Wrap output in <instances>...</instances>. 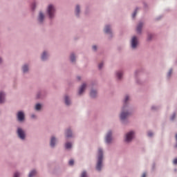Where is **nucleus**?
<instances>
[{
  "label": "nucleus",
  "instance_id": "obj_30",
  "mask_svg": "<svg viewBox=\"0 0 177 177\" xmlns=\"http://www.w3.org/2000/svg\"><path fill=\"white\" fill-rule=\"evenodd\" d=\"M171 74H172V69H170L168 74H167V77H171Z\"/></svg>",
  "mask_w": 177,
  "mask_h": 177
},
{
  "label": "nucleus",
  "instance_id": "obj_38",
  "mask_svg": "<svg viewBox=\"0 0 177 177\" xmlns=\"http://www.w3.org/2000/svg\"><path fill=\"white\" fill-rule=\"evenodd\" d=\"M34 117H35L34 115H32V118H34Z\"/></svg>",
  "mask_w": 177,
  "mask_h": 177
},
{
  "label": "nucleus",
  "instance_id": "obj_36",
  "mask_svg": "<svg viewBox=\"0 0 177 177\" xmlns=\"http://www.w3.org/2000/svg\"><path fill=\"white\" fill-rule=\"evenodd\" d=\"M32 9H35V4L32 5Z\"/></svg>",
  "mask_w": 177,
  "mask_h": 177
},
{
  "label": "nucleus",
  "instance_id": "obj_9",
  "mask_svg": "<svg viewBox=\"0 0 177 177\" xmlns=\"http://www.w3.org/2000/svg\"><path fill=\"white\" fill-rule=\"evenodd\" d=\"M86 88V84H83L81 87L80 88L79 90V95H82V93H84V91H85V88Z\"/></svg>",
  "mask_w": 177,
  "mask_h": 177
},
{
  "label": "nucleus",
  "instance_id": "obj_41",
  "mask_svg": "<svg viewBox=\"0 0 177 177\" xmlns=\"http://www.w3.org/2000/svg\"><path fill=\"white\" fill-rule=\"evenodd\" d=\"M149 39H150V37H149Z\"/></svg>",
  "mask_w": 177,
  "mask_h": 177
},
{
  "label": "nucleus",
  "instance_id": "obj_33",
  "mask_svg": "<svg viewBox=\"0 0 177 177\" xmlns=\"http://www.w3.org/2000/svg\"><path fill=\"white\" fill-rule=\"evenodd\" d=\"M171 120H175V114H174V115L171 116Z\"/></svg>",
  "mask_w": 177,
  "mask_h": 177
},
{
  "label": "nucleus",
  "instance_id": "obj_11",
  "mask_svg": "<svg viewBox=\"0 0 177 177\" xmlns=\"http://www.w3.org/2000/svg\"><path fill=\"white\" fill-rule=\"evenodd\" d=\"M45 18V16L42 12H39V21L40 23H42L44 21V19Z\"/></svg>",
  "mask_w": 177,
  "mask_h": 177
},
{
  "label": "nucleus",
  "instance_id": "obj_24",
  "mask_svg": "<svg viewBox=\"0 0 177 177\" xmlns=\"http://www.w3.org/2000/svg\"><path fill=\"white\" fill-rule=\"evenodd\" d=\"M71 143L70 142H67L66 145H65V147L66 149H71Z\"/></svg>",
  "mask_w": 177,
  "mask_h": 177
},
{
  "label": "nucleus",
  "instance_id": "obj_37",
  "mask_svg": "<svg viewBox=\"0 0 177 177\" xmlns=\"http://www.w3.org/2000/svg\"><path fill=\"white\" fill-rule=\"evenodd\" d=\"M142 177H146V173H144L142 176Z\"/></svg>",
  "mask_w": 177,
  "mask_h": 177
},
{
  "label": "nucleus",
  "instance_id": "obj_16",
  "mask_svg": "<svg viewBox=\"0 0 177 177\" xmlns=\"http://www.w3.org/2000/svg\"><path fill=\"white\" fill-rule=\"evenodd\" d=\"M46 57H48V54H46V52H44L41 55V60H46Z\"/></svg>",
  "mask_w": 177,
  "mask_h": 177
},
{
  "label": "nucleus",
  "instance_id": "obj_34",
  "mask_svg": "<svg viewBox=\"0 0 177 177\" xmlns=\"http://www.w3.org/2000/svg\"><path fill=\"white\" fill-rule=\"evenodd\" d=\"M148 136H153V133L149 132L148 133Z\"/></svg>",
  "mask_w": 177,
  "mask_h": 177
},
{
  "label": "nucleus",
  "instance_id": "obj_39",
  "mask_svg": "<svg viewBox=\"0 0 177 177\" xmlns=\"http://www.w3.org/2000/svg\"><path fill=\"white\" fill-rule=\"evenodd\" d=\"M77 78H78V80H81V77H77Z\"/></svg>",
  "mask_w": 177,
  "mask_h": 177
},
{
  "label": "nucleus",
  "instance_id": "obj_13",
  "mask_svg": "<svg viewBox=\"0 0 177 177\" xmlns=\"http://www.w3.org/2000/svg\"><path fill=\"white\" fill-rule=\"evenodd\" d=\"M97 95V92L95 90H91L90 93L91 97H96V95Z\"/></svg>",
  "mask_w": 177,
  "mask_h": 177
},
{
  "label": "nucleus",
  "instance_id": "obj_18",
  "mask_svg": "<svg viewBox=\"0 0 177 177\" xmlns=\"http://www.w3.org/2000/svg\"><path fill=\"white\" fill-rule=\"evenodd\" d=\"M72 136H73V135H72V133H71V131L67 130V131H66V138H71Z\"/></svg>",
  "mask_w": 177,
  "mask_h": 177
},
{
  "label": "nucleus",
  "instance_id": "obj_6",
  "mask_svg": "<svg viewBox=\"0 0 177 177\" xmlns=\"http://www.w3.org/2000/svg\"><path fill=\"white\" fill-rule=\"evenodd\" d=\"M136 46H138V38L134 36L131 39V48H133V49H135Z\"/></svg>",
  "mask_w": 177,
  "mask_h": 177
},
{
  "label": "nucleus",
  "instance_id": "obj_28",
  "mask_svg": "<svg viewBox=\"0 0 177 177\" xmlns=\"http://www.w3.org/2000/svg\"><path fill=\"white\" fill-rule=\"evenodd\" d=\"M68 164H69V165H74V160H69Z\"/></svg>",
  "mask_w": 177,
  "mask_h": 177
},
{
  "label": "nucleus",
  "instance_id": "obj_8",
  "mask_svg": "<svg viewBox=\"0 0 177 177\" xmlns=\"http://www.w3.org/2000/svg\"><path fill=\"white\" fill-rule=\"evenodd\" d=\"M17 118L19 121H23L24 120V113L23 111L18 112Z\"/></svg>",
  "mask_w": 177,
  "mask_h": 177
},
{
  "label": "nucleus",
  "instance_id": "obj_32",
  "mask_svg": "<svg viewBox=\"0 0 177 177\" xmlns=\"http://www.w3.org/2000/svg\"><path fill=\"white\" fill-rule=\"evenodd\" d=\"M93 50H96L97 49V47L96 46H93Z\"/></svg>",
  "mask_w": 177,
  "mask_h": 177
},
{
  "label": "nucleus",
  "instance_id": "obj_15",
  "mask_svg": "<svg viewBox=\"0 0 177 177\" xmlns=\"http://www.w3.org/2000/svg\"><path fill=\"white\" fill-rule=\"evenodd\" d=\"M104 32H105L106 34H110V33H111V29L110 28V26H106L105 27Z\"/></svg>",
  "mask_w": 177,
  "mask_h": 177
},
{
  "label": "nucleus",
  "instance_id": "obj_4",
  "mask_svg": "<svg viewBox=\"0 0 177 177\" xmlns=\"http://www.w3.org/2000/svg\"><path fill=\"white\" fill-rule=\"evenodd\" d=\"M133 136H135V132L133 131H130L129 133H128L126 135V138L125 140L127 142H131V140H132V139H133Z\"/></svg>",
  "mask_w": 177,
  "mask_h": 177
},
{
  "label": "nucleus",
  "instance_id": "obj_21",
  "mask_svg": "<svg viewBox=\"0 0 177 177\" xmlns=\"http://www.w3.org/2000/svg\"><path fill=\"white\" fill-rule=\"evenodd\" d=\"M71 61L74 63V62H75V55H74V54H71Z\"/></svg>",
  "mask_w": 177,
  "mask_h": 177
},
{
  "label": "nucleus",
  "instance_id": "obj_5",
  "mask_svg": "<svg viewBox=\"0 0 177 177\" xmlns=\"http://www.w3.org/2000/svg\"><path fill=\"white\" fill-rule=\"evenodd\" d=\"M17 133H18V136H19V138H20V139H22V140L25 139L26 133H24V131H23V129L18 128Z\"/></svg>",
  "mask_w": 177,
  "mask_h": 177
},
{
  "label": "nucleus",
  "instance_id": "obj_2",
  "mask_svg": "<svg viewBox=\"0 0 177 177\" xmlns=\"http://www.w3.org/2000/svg\"><path fill=\"white\" fill-rule=\"evenodd\" d=\"M48 15L50 17V19H53V17H55V6H53V5H49L48 7Z\"/></svg>",
  "mask_w": 177,
  "mask_h": 177
},
{
  "label": "nucleus",
  "instance_id": "obj_1",
  "mask_svg": "<svg viewBox=\"0 0 177 177\" xmlns=\"http://www.w3.org/2000/svg\"><path fill=\"white\" fill-rule=\"evenodd\" d=\"M103 161V151L102 149H98V160L96 166L97 171L102 170V162Z\"/></svg>",
  "mask_w": 177,
  "mask_h": 177
},
{
  "label": "nucleus",
  "instance_id": "obj_31",
  "mask_svg": "<svg viewBox=\"0 0 177 177\" xmlns=\"http://www.w3.org/2000/svg\"><path fill=\"white\" fill-rule=\"evenodd\" d=\"M98 67L100 69L102 68V67H103V63H100L99 65H98Z\"/></svg>",
  "mask_w": 177,
  "mask_h": 177
},
{
  "label": "nucleus",
  "instance_id": "obj_7",
  "mask_svg": "<svg viewBox=\"0 0 177 177\" xmlns=\"http://www.w3.org/2000/svg\"><path fill=\"white\" fill-rule=\"evenodd\" d=\"M105 140L106 143H111V140H113V138H111V131L107 133Z\"/></svg>",
  "mask_w": 177,
  "mask_h": 177
},
{
  "label": "nucleus",
  "instance_id": "obj_29",
  "mask_svg": "<svg viewBox=\"0 0 177 177\" xmlns=\"http://www.w3.org/2000/svg\"><path fill=\"white\" fill-rule=\"evenodd\" d=\"M81 177H86V172L83 171V172L82 173Z\"/></svg>",
  "mask_w": 177,
  "mask_h": 177
},
{
  "label": "nucleus",
  "instance_id": "obj_27",
  "mask_svg": "<svg viewBox=\"0 0 177 177\" xmlns=\"http://www.w3.org/2000/svg\"><path fill=\"white\" fill-rule=\"evenodd\" d=\"M129 100V97L127 95L124 99V104H127V102Z\"/></svg>",
  "mask_w": 177,
  "mask_h": 177
},
{
  "label": "nucleus",
  "instance_id": "obj_14",
  "mask_svg": "<svg viewBox=\"0 0 177 177\" xmlns=\"http://www.w3.org/2000/svg\"><path fill=\"white\" fill-rule=\"evenodd\" d=\"M56 142V138L55 137H52L50 140V146L51 147H55V144Z\"/></svg>",
  "mask_w": 177,
  "mask_h": 177
},
{
  "label": "nucleus",
  "instance_id": "obj_22",
  "mask_svg": "<svg viewBox=\"0 0 177 177\" xmlns=\"http://www.w3.org/2000/svg\"><path fill=\"white\" fill-rule=\"evenodd\" d=\"M23 71H24V73H27V71H28V66L27 65H24V66H23Z\"/></svg>",
  "mask_w": 177,
  "mask_h": 177
},
{
  "label": "nucleus",
  "instance_id": "obj_26",
  "mask_svg": "<svg viewBox=\"0 0 177 177\" xmlns=\"http://www.w3.org/2000/svg\"><path fill=\"white\" fill-rule=\"evenodd\" d=\"M136 13H138V10H136L135 12H133V14L132 15L133 19H135V17L136 16Z\"/></svg>",
  "mask_w": 177,
  "mask_h": 177
},
{
  "label": "nucleus",
  "instance_id": "obj_19",
  "mask_svg": "<svg viewBox=\"0 0 177 177\" xmlns=\"http://www.w3.org/2000/svg\"><path fill=\"white\" fill-rule=\"evenodd\" d=\"M36 174L37 171L35 170H32V171L30 172L29 177L35 176Z\"/></svg>",
  "mask_w": 177,
  "mask_h": 177
},
{
  "label": "nucleus",
  "instance_id": "obj_17",
  "mask_svg": "<svg viewBox=\"0 0 177 177\" xmlns=\"http://www.w3.org/2000/svg\"><path fill=\"white\" fill-rule=\"evenodd\" d=\"M70 103V99L68 98V97L65 96V104H66V106H69Z\"/></svg>",
  "mask_w": 177,
  "mask_h": 177
},
{
  "label": "nucleus",
  "instance_id": "obj_3",
  "mask_svg": "<svg viewBox=\"0 0 177 177\" xmlns=\"http://www.w3.org/2000/svg\"><path fill=\"white\" fill-rule=\"evenodd\" d=\"M125 110H127V106L124 105L122 108V113L120 114V120L122 121H124V120L128 118L129 115V113L125 112Z\"/></svg>",
  "mask_w": 177,
  "mask_h": 177
},
{
  "label": "nucleus",
  "instance_id": "obj_23",
  "mask_svg": "<svg viewBox=\"0 0 177 177\" xmlns=\"http://www.w3.org/2000/svg\"><path fill=\"white\" fill-rule=\"evenodd\" d=\"M117 77L119 80H121V77H122V71L118 72Z\"/></svg>",
  "mask_w": 177,
  "mask_h": 177
},
{
  "label": "nucleus",
  "instance_id": "obj_25",
  "mask_svg": "<svg viewBox=\"0 0 177 177\" xmlns=\"http://www.w3.org/2000/svg\"><path fill=\"white\" fill-rule=\"evenodd\" d=\"M35 109L36 110H41V104H36Z\"/></svg>",
  "mask_w": 177,
  "mask_h": 177
},
{
  "label": "nucleus",
  "instance_id": "obj_40",
  "mask_svg": "<svg viewBox=\"0 0 177 177\" xmlns=\"http://www.w3.org/2000/svg\"><path fill=\"white\" fill-rule=\"evenodd\" d=\"M153 109H154V107H153V106H152V110H153Z\"/></svg>",
  "mask_w": 177,
  "mask_h": 177
},
{
  "label": "nucleus",
  "instance_id": "obj_12",
  "mask_svg": "<svg viewBox=\"0 0 177 177\" xmlns=\"http://www.w3.org/2000/svg\"><path fill=\"white\" fill-rule=\"evenodd\" d=\"M5 102V94L0 92V103H3Z\"/></svg>",
  "mask_w": 177,
  "mask_h": 177
},
{
  "label": "nucleus",
  "instance_id": "obj_20",
  "mask_svg": "<svg viewBox=\"0 0 177 177\" xmlns=\"http://www.w3.org/2000/svg\"><path fill=\"white\" fill-rule=\"evenodd\" d=\"M75 13H76V16H78V15H80V6H76Z\"/></svg>",
  "mask_w": 177,
  "mask_h": 177
},
{
  "label": "nucleus",
  "instance_id": "obj_10",
  "mask_svg": "<svg viewBox=\"0 0 177 177\" xmlns=\"http://www.w3.org/2000/svg\"><path fill=\"white\" fill-rule=\"evenodd\" d=\"M142 27H143V23L140 22L137 26V32H142Z\"/></svg>",
  "mask_w": 177,
  "mask_h": 177
},
{
  "label": "nucleus",
  "instance_id": "obj_35",
  "mask_svg": "<svg viewBox=\"0 0 177 177\" xmlns=\"http://www.w3.org/2000/svg\"><path fill=\"white\" fill-rule=\"evenodd\" d=\"M173 162H174V164L176 165L177 164V158L174 159Z\"/></svg>",
  "mask_w": 177,
  "mask_h": 177
}]
</instances>
